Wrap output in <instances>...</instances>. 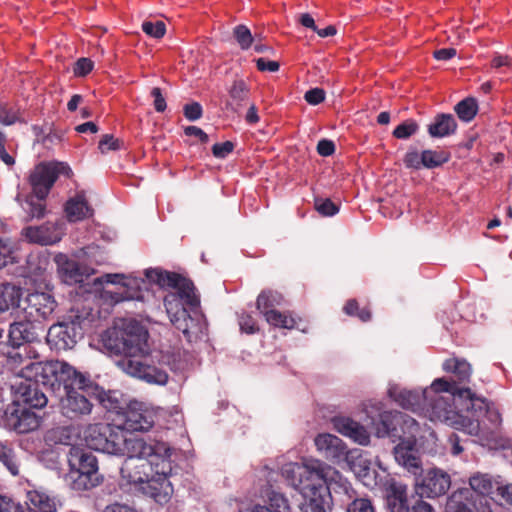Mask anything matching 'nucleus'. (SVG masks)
Segmentation results:
<instances>
[{
	"instance_id": "774afa93",
	"label": "nucleus",
	"mask_w": 512,
	"mask_h": 512,
	"mask_svg": "<svg viewBox=\"0 0 512 512\" xmlns=\"http://www.w3.org/2000/svg\"><path fill=\"white\" fill-rule=\"evenodd\" d=\"M498 494L509 504L512 505V484H505L497 487Z\"/></svg>"
},
{
	"instance_id": "c03bdc74",
	"label": "nucleus",
	"mask_w": 512,
	"mask_h": 512,
	"mask_svg": "<svg viewBox=\"0 0 512 512\" xmlns=\"http://www.w3.org/2000/svg\"><path fill=\"white\" fill-rule=\"evenodd\" d=\"M97 398L107 411L122 415L125 408L121 406L120 401L111 392L100 391Z\"/></svg>"
},
{
	"instance_id": "a19ab883",
	"label": "nucleus",
	"mask_w": 512,
	"mask_h": 512,
	"mask_svg": "<svg viewBox=\"0 0 512 512\" xmlns=\"http://www.w3.org/2000/svg\"><path fill=\"white\" fill-rule=\"evenodd\" d=\"M0 462L7 467L12 475L16 476L19 474V467L14 449L7 441L0 442Z\"/></svg>"
},
{
	"instance_id": "423d86ee",
	"label": "nucleus",
	"mask_w": 512,
	"mask_h": 512,
	"mask_svg": "<svg viewBox=\"0 0 512 512\" xmlns=\"http://www.w3.org/2000/svg\"><path fill=\"white\" fill-rule=\"evenodd\" d=\"M64 365L66 366L63 367L65 373L61 376L57 374L55 381L51 377V381H46L43 386L53 393L63 389L65 395L60 398L61 414L70 420H77L91 413L93 404L87 395L93 390H97L98 387L68 363L64 362Z\"/></svg>"
},
{
	"instance_id": "bb28decb",
	"label": "nucleus",
	"mask_w": 512,
	"mask_h": 512,
	"mask_svg": "<svg viewBox=\"0 0 512 512\" xmlns=\"http://www.w3.org/2000/svg\"><path fill=\"white\" fill-rule=\"evenodd\" d=\"M68 479L70 480V487L77 492L91 490L102 481L99 475L75 470L74 465H72L68 473Z\"/></svg>"
},
{
	"instance_id": "49530a36",
	"label": "nucleus",
	"mask_w": 512,
	"mask_h": 512,
	"mask_svg": "<svg viewBox=\"0 0 512 512\" xmlns=\"http://www.w3.org/2000/svg\"><path fill=\"white\" fill-rule=\"evenodd\" d=\"M418 130L419 125L417 124V122L413 119H408L399 124L398 126H396L392 134L396 139L403 140L410 138L411 136L416 134Z\"/></svg>"
},
{
	"instance_id": "5fc2aeb1",
	"label": "nucleus",
	"mask_w": 512,
	"mask_h": 512,
	"mask_svg": "<svg viewBox=\"0 0 512 512\" xmlns=\"http://www.w3.org/2000/svg\"><path fill=\"white\" fill-rule=\"evenodd\" d=\"M403 163L409 169H421L423 167L422 153H418L415 149L408 150L404 155Z\"/></svg>"
},
{
	"instance_id": "9b49d317",
	"label": "nucleus",
	"mask_w": 512,
	"mask_h": 512,
	"mask_svg": "<svg viewBox=\"0 0 512 512\" xmlns=\"http://www.w3.org/2000/svg\"><path fill=\"white\" fill-rule=\"evenodd\" d=\"M122 428L131 432L148 431L156 421L157 410L148 404L131 401L122 412Z\"/></svg>"
},
{
	"instance_id": "e433bc0d",
	"label": "nucleus",
	"mask_w": 512,
	"mask_h": 512,
	"mask_svg": "<svg viewBox=\"0 0 512 512\" xmlns=\"http://www.w3.org/2000/svg\"><path fill=\"white\" fill-rule=\"evenodd\" d=\"M470 488H468L471 492H473L474 497H483L486 498L493 490V481L489 475L486 474H476L472 476L469 480Z\"/></svg>"
},
{
	"instance_id": "a18cd8bd",
	"label": "nucleus",
	"mask_w": 512,
	"mask_h": 512,
	"mask_svg": "<svg viewBox=\"0 0 512 512\" xmlns=\"http://www.w3.org/2000/svg\"><path fill=\"white\" fill-rule=\"evenodd\" d=\"M343 311L349 316L358 317L363 322L371 319L370 309L368 307L359 308V304L355 299H349L344 305Z\"/></svg>"
},
{
	"instance_id": "79ce46f5",
	"label": "nucleus",
	"mask_w": 512,
	"mask_h": 512,
	"mask_svg": "<svg viewBox=\"0 0 512 512\" xmlns=\"http://www.w3.org/2000/svg\"><path fill=\"white\" fill-rule=\"evenodd\" d=\"M21 121L20 108L17 105L0 101V123L10 126Z\"/></svg>"
},
{
	"instance_id": "2f4dec72",
	"label": "nucleus",
	"mask_w": 512,
	"mask_h": 512,
	"mask_svg": "<svg viewBox=\"0 0 512 512\" xmlns=\"http://www.w3.org/2000/svg\"><path fill=\"white\" fill-rule=\"evenodd\" d=\"M262 315L269 325L276 328L291 330L296 326V320L289 311L281 312L275 309L265 311Z\"/></svg>"
},
{
	"instance_id": "4c0bfd02",
	"label": "nucleus",
	"mask_w": 512,
	"mask_h": 512,
	"mask_svg": "<svg viewBox=\"0 0 512 512\" xmlns=\"http://www.w3.org/2000/svg\"><path fill=\"white\" fill-rule=\"evenodd\" d=\"M450 159V153L444 150H423L422 163L423 167L433 169L442 166Z\"/></svg>"
},
{
	"instance_id": "69168bd1",
	"label": "nucleus",
	"mask_w": 512,
	"mask_h": 512,
	"mask_svg": "<svg viewBox=\"0 0 512 512\" xmlns=\"http://www.w3.org/2000/svg\"><path fill=\"white\" fill-rule=\"evenodd\" d=\"M317 152L319 155L328 157L335 152V144L328 139H322L317 144Z\"/></svg>"
},
{
	"instance_id": "3c124183",
	"label": "nucleus",
	"mask_w": 512,
	"mask_h": 512,
	"mask_svg": "<svg viewBox=\"0 0 512 512\" xmlns=\"http://www.w3.org/2000/svg\"><path fill=\"white\" fill-rule=\"evenodd\" d=\"M315 209L318 213L325 217H331L336 215L339 212V206L331 201L329 198L326 199H316L315 200Z\"/></svg>"
},
{
	"instance_id": "0e129e2a",
	"label": "nucleus",
	"mask_w": 512,
	"mask_h": 512,
	"mask_svg": "<svg viewBox=\"0 0 512 512\" xmlns=\"http://www.w3.org/2000/svg\"><path fill=\"white\" fill-rule=\"evenodd\" d=\"M151 96L154 99V108L157 112H164L167 104L164 96L162 95V91L159 87H154L151 90Z\"/></svg>"
},
{
	"instance_id": "7ed1b4c3",
	"label": "nucleus",
	"mask_w": 512,
	"mask_h": 512,
	"mask_svg": "<svg viewBox=\"0 0 512 512\" xmlns=\"http://www.w3.org/2000/svg\"><path fill=\"white\" fill-rule=\"evenodd\" d=\"M147 277L163 288L171 289L164 297V306L171 323L187 341L202 334L206 321L199 311L200 297L194 283L176 272L149 270Z\"/></svg>"
},
{
	"instance_id": "de8ad7c7",
	"label": "nucleus",
	"mask_w": 512,
	"mask_h": 512,
	"mask_svg": "<svg viewBox=\"0 0 512 512\" xmlns=\"http://www.w3.org/2000/svg\"><path fill=\"white\" fill-rule=\"evenodd\" d=\"M233 34L241 49L247 50L251 47L253 37L247 26L237 25L234 28Z\"/></svg>"
},
{
	"instance_id": "864d4df0",
	"label": "nucleus",
	"mask_w": 512,
	"mask_h": 512,
	"mask_svg": "<svg viewBox=\"0 0 512 512\" xmlns=\"http://www.w3.org/2000/svg\"><path fill=\"white\" fill-rule=\"evenodd\" d=\"M239 326L241 331L246 334H255L259 331L256 319L248 313H242L239 316Z\"/></svg>"
},
{
	"instance_id": "b1692460",
	"label": "nucleus",
	"mask_w": 512,
	"mask_h": 512,
	"mask_svg": "<svg viewBox=\"0 0 512 512\" xmlns=\"http://www.w3.org/2000/svg\"><path fill=\"white\" fill-rule=\"evenodd\" d=\"M20 512H56L55 498L42 491H28L25 508Z\"/></svg>"
},
{
	"instance_id": "72a5a7b5",
	"label": "nucleus",
	"mask_w": 512,
	"mask_h": 512,
	"mask_svg": "<svg viewBox=\"0 0 512 512\" xmlns=\"http://www.w3.org/2000/svg\"><path fill=\"white\" fill-rule=\"evenodd\" d=\"M315 445L319 451L325 452L327 455H336L343 450V442L340 438L329 433L319 434L315 438Z\"/></svg>"
},
{
	"instance_id": "8fccbe9b",
	"label": "nucleus",
	"mask_w": 512,
	"mask_h": 512,
	"mask_svg": "<svg viewBox=\"0 0 512 512\" xmlns=\"http://www.w3.org/2000/svg\"><path fill=\"white\" fill-rule=\"evenodd\" d=\"M98 148L103 154L109 151H118L123 148V141L111 134H105L100 139Z\"/></svg>"
},
{
	"instance_id": "09e8293b",
	"label": "nucleus",
	"mask_w": 512,
	"mask_h": 512,
	"mask_svg": "<svg viewBox=\"0 0 512 512\" xmlns=\"http://www.w3.org/2000/svg\"><path fill=\"white\" fill-rule=\"evenodd\" d=\"M142 30L148 36L160 39L166 33V25L163 21H144L142 23Z\"/></svg>"
},
{
	"instance_id": "6e6d98bb",
	"label": "nucleus",
	"mask_w": 512,
	"mask_h": 512,
	"mask_svg": "<svg viewBox=\"0 0 512 512\" xmlns=\"http://www.w3.org/2000/svg\"><path fill=\"white\" fill-rule=\"evenodd\" d=\"M94 68V62L90 58H79L73 68L74 75L77 77H85Z\"/></svg>"
},
{
	"instance_id": "393cba45",
	"label": "nucleus",
	"mask_w": 512,
	"mask_h": 512,
	"mask_svg": "<svg viewBox=\"0 0 512 512\" xmlns=\"http://www.w3.org/2000/svg\"><path fill=\"white\" fill-rule=\"evenodd\" d=\"M55 261L58 265V272L65 283L72 285L83 281L84 274L76 261L69 259L64 254L56 255Z\"/></svg>"
},
{
	"instance_id": "f03ea898",
	"label": "nucleus",
	"mask_w": 512,
	"mask_h": 512,
	"mask_svg": "<svg viewBox=\"0 0 512 512\" xmlns=\"http://www.w3.org/2000/svg\"><path fill=\"white\" fill-rule=\"evenodd\" d=\"M148 339V331L136 321H130L123 329L107 330L102 335L104 346L111 353L122 356L117 364L125 373L149 384L165 385L168 373L151 364Z\"/></svg>"
},
{
	"instance_id": "f3484780",
	"label": "nucleus",
	"mask_w": 512,
	"mask_h": 512,
	"mask_svg": "<svg viewBox=\"0 0 512 512\" xmlns=\"http://www.w3.org/2000/svg\"><path fill=\"white\" fill-rule=\"evenodd\" d=\"M21 234L28 242L40 245H53L62 237L59 227L51 222L25 227Z\"/></svg>"
},
{
	"instance_id": "bf43d9fd",
	"label": "nucleus",
	"mask_w": 512,
	"mask_h": 512,
	"mask_svg": "<svg viewBox=\"0 0 512 512\" xmlns=\"http://www.w3.org/2000/svg\"><path fill=\"white\" fill-rule=\"evenodd\" d=\"M304 99L310 105H318L325 100V92L321 88H313L305 93Z\"/></svg>"
},
{
	"instance_id": "c85d7f7f",
	"label": "nucleus",
	"mask_w": 512,
	"mask_h": 512,
	"mask_svg": "<svg viewBox=\"0 0 512 512\" xmlns=\"http://www.w3.org/2000/svg\"><path fill=\"white\" fill-rule=\"evenodd\" d=\"M290 505L287 498L276 491H270L264 504H255L249 512H288Z\"/></svg>"
},
{
	"instance_id": "a211bd4d",
	"label": "nucleus",
	"mask_w": 512,
	"mask_h": 512,
	"mask_svg": "<svg viewBox=\"0 0 512 512\" xmlns=\"http://www.w3.org/2000/svg\"><path fill=\"white\" fill-rule=\"evenodd\" d=\"M394 455L396 461L410 473L418 475L422 472L415 439H407L398 443L394 448Z\"/></svg>"
},
{
	"instance_id": "338daca9",
	"label": "nucleus",
	"mask_w": 512,
	"mask_h": 512,
	"mask_svg": "<svg viewBox=\"0 0 512 512\" xmlns=\"http://www.w3.org/2000/svg\"><path fill=\"white\" fill-rule=\"evenodd\" d=\"M20 506L11 499L0 496V512H18Z\"/></svg>"
},
{
	"instance_id": "052dcab7",
	"label": "nucleus",
	"mask_w": 512,
	"mask_h": 512,
	"mask_svg": "<svg viewBox=\"0 0 512 512\" xmlns=\"http://www.w3.org/2000/svg\"><path fill=\"white\" fill-rule=\"evenodd\" d=\"M45 200L37 201L31 200L28 202L29 204V213L34 218H42L45 215L46 205L44 203Z\"/></svg>"
},
{
	"instance_id": "20e7f679",
	"label": "nucleus",
	"mask_w": 512,
	"mask_h": 512,
	"mask_svg": "<svg viewBox=\"0 0 512 512\" xmlns=\"http://www.w3.org/2000/svg\"><path fill=\"white\" fill-rule=\"evenodd\" d=\"M464 389L457 388L455 383L449 382L445 378L435 379L430 387L424 389L421 416L432 422L444 423L469 435H478L480 421L469 418L455 408L456 399L466 400L465 397L459 395V391Z\"/></svg>"
},
{
	"instance_id": "4be33fe9",
	"label": "nucleus",
	"mask_w": 512,
	"mask_h": 512,
	"mask_svg": "<svg viewBox=\"0 0 512 512\" xmlns=\"http://www.w3.org/2000/svg\"><path fill=\"white\" fill-rule=\"evenodd\" d=\"M64 211L69 222L83 221L94 215V209L89 204L84 190L76 192L66 201Z\"/></svg>"
},
{
	"instance_id": "e2e57ef3",
	"label": "nucleus",
	"mask_w": 512,
	"mask_h": 512,
	"mask_svg": "<svg viewBox=\"0 0 512 512\" xmlns=\"http://www.w3.org/2000/svg\"><path fill=\"white\" fill-rule=\"evenodd\" d=\"M502 67L511 68L512 58L508 55L494 54L491 60V68L500 69Z\"/></svg>"
},
{
	"instance_id": "4d7b16f0",
	"label": "nucleus",
	"mask_w": 512,
	"mask_h": 512,
	"mask_svg": "<svg viewBox=\"0 0 512 512\" xmlns=\"http://www.w3.org/2000/svg\"><path fill=\"white\" fill-rule=\"evenodd\" d=\"M183 113L189 121H196L202 117L203 109L200 103L192 102L184 105Z\"/></svg>"
},
{
	"instance_id": "0eeeda50",
	"label": "nucleus",
	"mask_w": 512,
	"mask_h": 512,
	"mask_svg": "<svg viewBox=\"0 0 512 512\" xmlns=\"http://www.w3.org/2000/svg\"><path fill=\"white\" fill-rule=\"evenodd\" d=\"M30 353L31 348L24 346L23 352L20 347H14L7 355V365L21 378L25 380L34 378L44 385L46 381L49 382V379L51 380V377L55 381L57 374L63 375L65 373L63 367L65 368L66 366L63 361H37L30 357Z\"/></svg>"
},
{
	"instance_id": "dca6fc26",
	"label": "nucleus",
	"mask_w": 512,
	"mask_h": 512,
	"mask_svg": "<svg viewBox=\"0 0 512 512\" xmlns=\"http://www.w3.org/2000/svg\"><path fill=\"white\" fill-rule=\"evenodd\" d=\"M372 410L378 413L377 418L369 416L371 419L370 426L379 438L383 437H396L397 425L401 422H406L404 415L401 412L384 411L381 412L380 403L371 405Z\"/></svg>"
},
{
	"instance_id": "680f3d73",
	"label": "nucleus",
	"mask_w": 512,
	"mask_h": 512,
	"mask_svg": "<svg viewBox=\"0 0 512 512\" xmlns=\"http://www.w3.org/2000/svg\"><path fill=\"white\" fill-rule=\"evenodd\" d=\"M256 67L261 72H277L280 68V64L277 61L258 58L256 60Z\"/></svg>"
},
{
	"instance_id": "4468645a",
	"label": "nucleus",
	"mask_w": 512,
	"mask_h": 512,
	"mask_svg": "<svg viewBox=\"0 0 512 512\" xmlns=\"http://www.w3.org/2000/svg\"><path fill=\"white\" fill-rule=\"evenodd\" d=\"M450 477L439 469L429 470L415 481L416 493L420 497L436 498L444 495L450 488Z\"/></svg>"
},
{
	"instance_id": "473e14b6",
	"label": "nucleus",
	"mask_w": 512,
	"mask_h": 512,
	"mask_svg": "<svg viewBox=\"0 0 512 512\" xmlns=\"http://www.w3.org/2000/svg\"><path fill=\"white\" fill-rule=\"evenodd\" d=\"M40 423L41 418L35 412L25 408L20 411L13 426L18 433L23 434L36 430Z\"/></svg>"
},
{
	"instance_id": "f8f14e48",
	"label": "nucleus",
	"mask_w": 512,
	"mask_h": 512,
	"mask_svg": "<svg viewBox=\"0 0 512 512\" xmlns=\"http://www.w3.org/2000/svg\"><path fill=\"white\" fill-rule=\"evenodd\" d=\"M18 307L22 309L29 322H38L47 319L53 313L56 301L47 293L34 292L28 294L23 301L20 299Z\"/></svg>"
},
{
	"instance_id": "f704fd0d",
	"label": "nucleus",
	"mask_w": 512,
	"mask_h": 512,
	"mask_svg": "<svg viewBox=\"0 0 512 512\" xmlns=\"http://www.w3.org/2000/svg\"><path fill=\"white\" fill-rule=\"evenodd\" d=\"M284 301L283 295L277 291L264 290L256 300V307L263 314L265 311L275 310L274 307L281 306Z\"/></svg>"
},
{
	"instance_id": "ea45409f",
	"label": "nucleus",
	"mask_w": 512,
	"mask_h": 512,
	"mask_svg": "<svg viewBox=\"0 0 512 512\" xmlns=\"http://www.w3.org/2000/svg\"><path fill=\"white\" fill-rule=\"evenodd\" d=\"M74 456L78 460V467H74L75 470L98 475L97 458L91 452L79 450Z\"/></svg>"
},
{
	"instance_id": "7c9ffc66",
	"label": "nucleus",
	"mask_w": 512,
	"mask_h": 512,
	"mask_svg": "<svg viewBox=\"0 0 512 512\" xmlns=\"http://www.w3.org/2000/svg\"><path fill=\"white\" fill-rule=\"evenodd\" d=\"M32 323L25 318L24 321H17L10 325L9 342L13 347H20L24 342L30 341Z\"/></svg>"
},
{
	"instance_id": "9d476101",
	"label": "nucleus",
	"mask_w": 512,
	"mask_h": 512,
	"mask_svg": "<svg viewBox=\"0 0 512 512\" xmlns=\"http://www.w3.org/2000/svg\"><path fill=\"white\" fill-rule=\"evenodd\" d=\"M70 177L72 170L65 162H40L30 172L28 182L33 195L39 200H45L60 175Z\"/></svg>"
},
{
	"instance_id": "6e6552de",
	"label": "nucleus",
	"mask_w": 512,
	"mask_h": 512,
	"mask_svg": "<svg viewBox=\"0 0 512 512\" xmlns=\"http://www.w3.org/2000/svg\"><path fill=\"white\" fill-rule=\"evenodd\" d=\"M89 312L71 308L63 320L53 324L47 333V341L58 350L72 349L82 335V324Z\"/></svg>"
},
{
	"instance_id": "f257e3e1",
	"label": "nucleus",
	"mask_w": 512,
	"mask_h": 512,
	"mask_svg": "<svg viewBox=\"0 0 512 512\" xmlns=\"http://www.w3.org/2000/svg\"><path fill=\"white\" fill-rule=\"evenodd\" d=\"M163 444L147 443L138 437H129L121 454L126 458L120 468L119 486L126 492H141L158 503H165L173 492L168 475L171 462Z\"/></svg>"
},
{
	"instance_id": "37998d69",
	"label": "nucleus",
	"mask_w": 512,
	"mask_h": 512,
	"mask_svg": "<svg viewBox=\"0 0 512 512\" xmlns=\"http://www.w3.org/2000/svg\"><path fill=\"white\" fill-rule=\"evenodd\" d=\"M228 93L232 102L237 106H240L248 99L250 89L244 80L237 79L233 81Z\"/></svg>"
},
{
	"instance_id": "c756f323",
	"label": "nucleus",
	"mask_w": 512,
	"mask_h": 512,
	"mask_svg": "<svg viewBox=\"0 0 512 512\" xmlns=\"http://www.w3.org/2000/svg\"><path fill=\"white\" fill-rule=\"evenodd\" d=\"M387 504L391 512H409L407 487L392 484L388 490Z\"/></svg>"
},
{
	"instance_id": "603ef678",
	"label": "nucleus",
	"mask_w": 512,
	"mask_h": 512,
	"mask_svg": "<svg viewBox=\"0 0 512 512\" xmlns=\"http://www.w3.org/2000/svg\"><path fill=\"white\" fill-rule=\"evenodd\" d=\"M347 512H375V508L369 498H355L346 509Z\"/></svg>"
},
{
	"instance_id": "1a4fd4ad",
	"label": "nucleus",
	"mask_w": 512,
	"mask_h": 512,
	"mask_svg": "<svg viewBox=\"0 0 512 512\" xmlns=\"http://www.w3.org/2000/svg\"><path fill=\"white\" fill-rule=\"evenodd\" d=\"M128 438L105 423L89 424L84 430L86 445L96 451L107 454H121Z\"/></svg>"
},
{
	"instance_id": "5701e85b",
	"label": "nucleus",
	"mask_w": 512,
	"mask_h": 512,
	"mask_svg": "<svg viewBox=\"0 0 512 512\" xmlns=\"http://www.w3.org/2000/svg\"><path fill=\"white\" fill-rule=\"evenodd\" d=\"M333 425L337 432L349 437L360 445H367L370 442V434L367 429L349 417H335Z\"/></svg>"
},
{
	"instance_id": "ddd939ff",
	"label": "nucleus",
	"mask_w": 512,
	"mask_h": 512,
	"mask_svg": "<svg viewBox=\"0 0 512 512\" xmlns=\"http://www.w3.org/2000/svg\"><path fill=\"white\" fill-rule=\"evenodd\" d=\"M105 278L108 283L120 284L116 287V291H105V296L111 302L117 304L122 301L144 300V291L141 287V283L145 284L144 280L128 279L123 281L124 276L120 274H107Z\"/></svg>"
},
{
	"instance_id": "aec40b11",
	"label": "nucleus",
	"mask_w": 512,
	"mask_h": 512,
	"mask_svg": "<svg viewBox=\"0 0 512 512\" xmlns=\"http://www.w3.org/2000/svg\"><path fill=\"white\" fill-rule=\"evenodd\" d=\"M459 395L460 397H465L466 401H468L466 410L468 412L471 411L472 416L470 418H474L479 421L478 416L485 413L490 422L494 425H499L501 423V414L499 411L491 409L485 398L477 396L469 388L459 391Z\"/></svg>"
},
{
	"instance_id": "6ab92c4d",
	"label": "nucleus",
	"mask_w": 512,
	"mask_h": 512,
	"mask_svg": "<svg viewBox=\"0 0 512 512\" xmlns=\"http://www.w3.org/2000/svg\"><path fill=\"white\" fill-rule=\"evenodd\" d=\"M40 384L43 385L40 381H36L34 378L20 383L16 392L18 403L29 408L39 409L45 407L48 399L39 389Z\"/></svg>"
},
{
	"instance_id": "412c9836",
	"label": "nucleus",
	"mask_w": 512,
	"mask_h": 512,
	"mask_svg": "<svg viewBox=\"0 0 512 512\" xmlns=\"http://www.w3.org/2000/svg\"><path fill=\"white\" fill-rule=\"evenodd\" d=\"M389 397L403 409L411 410L421 416L424 403V390H407L398 385H391L388 389Z\"/></svg>"
},
{
	"instance_id": "a878e982",
	"label": "nucleus",
	"mask_w": 512,
	"mask_h": 512,
	"mask_svg": "<svg viewBox=\"0 0 512 512\" xmlns=\"http://www.w3.org/2000/svg\"><path fill=\"white\" fill-rule=\"evenodd\" d=\"M442 368L446 373L454 375L455 379L450 382L455 383L457 388H459L458 384L467 383L470 380L472 369L465 359L453 356L443 362Z\"/></svg>"
},
{
	"instance_id": "39448f33",
	"label": "nucleus",
	"mask_w": 512,
	"mask_h": 512,
	"mask_svg": "<svg viewBox=\"0 0 512 512\" xmlns=\"http://www.w3.org/2000/svg\"><path fill=\"white\" fill-rule=\"evenodd\" d=\"M330 470L319 460L289 463L282 468L283 475L303 496L301 512H327L325 504L330 492L326 478Z\"/></svg>"
},
{
	"instance_id": "c9c22d12",
	"label": "nucleus",
	"mask_w": 512,
	"mask_h": 512,
	"mask_svg": "<svg viewBox=\"0 0 512 512\" xmlns=\"http://www.w3.org/2000/svg\"><path fill=\"white\" fill-rule=\"evenodd\" d=\"M20 292V289L12 284L0 285V312L8 310L10 307H18Z\"/></svg>"
},
{
	"instance_id": "cd10ccee",
	"label": "nucleus",
	"mask_w": 512,
	"mask_h": 512,
	"mask_svg": "<svg viewBox=\"0 0 512 512\" xmlns=\"http://www.w3.org/2000/svg\"><path fill=\"white\" fill-rule=\"evenodd\" d=\"M457 122L451 114H438L428 126V133L433 138H443L456 132Z\"/></svg>"
},
{
	"instance_id": "2eb2a0df",
	"label": "nucleus",
	"mask_w": 512,
	"mask_h": 512,
	"mask_svg": "<svg viewBox=\"0 0 512 512\" xmlns=\"http://www.w3.org/2000/svg\"><path fill=\"white\" fill-rule=\"evenodd\" d=\"M446 512H492V510L487 498L474 497L469 489H460L449 498Z\"/></svg>"
},
{
	"instance_id": "58836bf2",
	"label": "nucleus",
	"mask_w": 512,
	"mask_h": 512,
	"mask_svg": "<svg viewBox=\"0 0 512 512\" xmlns=\"http://www.w3.org/2000/svg\"><path fill=\"white\" fill-rule=\"evenodd\" d=\"M455 112L461 121L470 122L478 112V103L475 98H465L455 106Z\"/></svg>"
},
{
	"instance_id": "13d9d810",
	"label": "nucleus",
	"mask_w": 512,
	"mask_h": 512,
	"mask_svg": "<svg viewBox=\"0 0 512 512\" xmlns=\"http://www.w3.org/2000/svg\"><path fill=\"white\" fill-rule=\"evenodd\" d=\"M234 143L231 141H225L222 143H216L212 146V153L214 157L219 159L226 158L234 150Z\"/></svg>"
}]
</instances>
